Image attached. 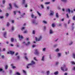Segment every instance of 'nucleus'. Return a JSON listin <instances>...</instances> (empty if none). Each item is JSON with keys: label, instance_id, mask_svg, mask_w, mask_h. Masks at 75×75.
Masks as SVG:
<instances>
[{"label": "nucleus", "instance_id": "39448f33", "mask_svg": "<svg viewBox=\"0 0 75 75\" xmlns=\"http://www.w3.org/2000/svg\"><path fill=\"white\" fill-rule=\"evenodd\" d=\"M35 54L36 55H39L40 53L38 52V50L36 49L35 50Z\"/></svg>", "mask_w": 75, "mask_h": 75}, {"label": "nucleus", "instance_id": "c85d7f7f", "mask_svg": "<svg viewBox=\"0 0 75 75\" xmlns=\"http://www.w3.org/2000/svg\"><path fill=\"white\" fill-rule=\"evenodd\" d=\"M11 30H12V31L14 30V27H12L11 28Z\"/></svg>", "mask_w": 75, "mask_h": 75}, {"label": "nucleus", "instance_id": "c9c22d12", "mask_svg": "<svg viewBox=\"0 0 75 75\" xmlns=\"http://www.w3.org/2000/svg\"><path fill=\"white\" fill-rule=\"evenodd\" d=\"M10 23H9V22H7V27H9V26H10Z\"/></svg>", "mask_w": 75, "mask_h": 75}, {"label": "nucleus", "instance_id": "e2e57ef3", "mask_svg": "<svg viewBox=\"0 0 75 75\" xmlns=\"http://www.w3.org/2000/svg\"><path fill=\"white\" fill-rule=\"evenodd\" d=\"M67 24H64V27H67Z\"/></svg>", "mask_w": 75, "mask_h": 75}, {"label": "nucleus", "instance_id": "37998d69", "mask_svg": "<svg viewBox=\"0 0 75 75\" xmlns=\"http://www.w3.org/2000/svg\"><path fill=\"white\" fill-rule=\"evenodd\" d=\"M56 17L58 18V17H59V16H58V13H56Z\"/></svg>", "mask_w": 75, "mask_h": 75}, {"label": "nucleus", "instance_id": "864d4df0", "mask_svg": "<svg viewBox=\"0 0 75 75\" xmlns=\"http://www.w3.org/2000/svg\"><path fill=\"white\" fill-rule=\"evenodd\" d=\"M66 16L67 18H69V16H68V13H67L66 14Z\"/></svg>", "mask_w": 75, "mask_h": 75}, {"label": "nucleus", "instance_id": "7ed1b4c3", "mask_svg": "<svg viewBox=\"0 0 75 75\" xmlns=\"http://www.w3.org/2000/svg\"><path fill=\"white\" fill-rule=\"evenodd\" d=\"M23 44L25 45H29L31 44V43L30 42H27V44H26L25 43V42H23Z\"/></svg>", "mask_w": 75, "mask_h": 75}, {"label": "nucleus", "instance_id": "6ab92c4d", "mask_svg": "<svg viewBox=\"0 0 75 75\" xmlns=\"http://www.w3.org/2000/svg\"><path fill=\"white\" fill-rule=\"evenodd\" d=\"M6 35H7V32H5L4 33V37L6 38Z\"/></svg>", "mask_w": 75, "mask_h": 75}, {"label": "nucleus", "instance_id": "c756f323", "mask_svg": "<svg viewBox=\"0 0 75 75\" xmlns=\"http://www.w3.org/2000/svg\"><path fill=\"white\" fill-rule=\"evenodd\" d=\"M61 53H59L57 54V56L59 57H61Z\"/></svg>", "mask_w": 75, "mask_h": 75}, {"label": "nucleus", "instance_id": "2f4dec72", "mask_svg": "<svg viewBox=\"0 0 75 75\" xmlns=\"http://www.w3.org/2000/svg\"><path fill=\"white\" fill-rule=\"evenodd\" d=\"M58 26L59 27H62V24L59 23L58 25Z\"/></svg>", "mask_w": 75, "mask_h": 75}, {"label": "nucleus", "instance_id": "ddd939ff", "mask_svg": "<svg viewBox=\"0 0 75 75\" xmlns=\"http://www.w3.org/2000/svg\"><path fill=\"white\" fill-rule=\"evenodd\" d=\"M41 60L42 61H45V56H43L42 58L41 59Z\"/></svg>", "mask_w": 75, "mask_h": 75}, {"label": "nucleus", "instance_id": "f3484780", "mask_svg": "<svg viewBox=\"0 0 75 75\" xmlns=\"http://www.w3.org/2000/svg\"><path fill=\"white\" fill-rule=\"evenodd\" d=\"M67 11L69 12V13H70L71 12V10H70V9H67L66 10V12H67Z\"/></svg>", "mask_w": 75, "mask_h": 75}, {"label": "nucleus", "instance_id": "6e6552de", "mask_svg": "<svg viewBox=\"0 0 75 75\" xmlns=\"http://www.w3.org/2000/svg\"><path fill=\"white\" fill-rule=\"evenodd\" d=\"M18 38L20 40H21L22 39L24 38H23V36L21 35H18Z\"/></svg>", "mask_w": 75, "mask_h": 75}, {"label": "nucleus", "instance_id": "8fccbe9b", "mask_svg": "<svg viewBox=\"0 0 75 75\" xmlns=\"http://www.w3.org/2000/svg\"><path fill=\"white\" fill-rule=\"evenodd\" d=\"M6 16V17H8V16H9V14L8 13H6L5 15Z\"/></svg>", "mask_w": 75, "mask_h": 75}, {"label": "nucleus", "instance_id": "c03bdc74", "mask_svg": "<svg viewBox=\"0 0 75 75\" xmlns=\"http://www.w3.org/2000/svg\"><path fill=\"white\" fill-rule=\"evenodd\" d=\"M11 42H13L14 41V38H11Z\"/></svg>", "mask_w": 75, "mask_h": 75}, {"label": "nucleus", "instance_id": "5701e85b", "mask_svg": "<svg viewBox=\"0 0 75 75\" xmlns=\"http://www.w3.org/2000/svg\"><path fill=\"white\" fill-rule=\"evenodd\" d=\"M72 44H73V42L72 41L70 42L69 44V45H72Z\"/></svg>", "mask_w": 75, "mask_h": 75}, {"label": "nucleus", "instance_id": "680f3d73", "mask_svg": "<svg viewBox=\"0 0 75 75\" xmlns=\"http://www.w3.org/2000/svg\"><path fill=\"white\" fill-rule=\"evenodd\" d=\"M73 20H75V16H74L73 18Z\"/></svg>", "mask_w": 75, "mask_h": 75}, {"label": "nucleus", "instance_id": "0e129e2a", "mask_svg": "<svg viewBox=\"0 0 75 75\" xmlns=\"http://www.w3.org/2000/svg\"><path fill=\"white\" fill-rule=\"evenodd\" d=\"M57 9L58 10H60V9H61V8H60V6H58L57 7Z\"/></svg>", "mask_w": 75, "mask_h": 75}, {"label": "nucleus", "instance_id": "13d9d810", "mask_svg": "<svg viewBox=\"0 0 75 75\" xmlns=\"http://www.w3.org/2000/svg\"><path fill=\"white\" fill-rule=\"evenodd\" d=\"M58 64H59V62H57L56 63V65H58Z\"/></svg>", "mask_w": 75, "mask_h": 75}, {"label": "nucleus", "instance_id": "a878e982", "mask_svg": "<svg viewBox=\"0 0 75 75\" xmlns=\"http://www.w3.org/2000/svg\"><path fill=\"white\" fill-rule=\"evenodd\" d=\"M25 27H22L21 28V30L22 31H23V30H25Z\"/></svg>", "mask_w": 75, "mask_h": 75}, {"label": "nucleus", "instance_id": "338daca9", "mask_svg": "<svg viewBox=\"0 0 75 75\" xmlns=\"http://www.w3.org/2000/svg\"><path fill=\"white\" fill-rule=\"evenodd\" d=\"M72 69L74 71H75V67H73L72 68Z\"/></svg>", "mask_w": 75, "mask_h": 75}, {"label": "nucleus", "instance_id": "9b49d317", "mask_svg": "<svg viewBox=\"0 0 75 75\" xmlns=\"http://www.w3.org/2000/svg\"><path fill=\"white\" fill-rule=\"evenodd\" d=\"M50 16H53L54 13V11H52L51 10H50Z\"/></svg>", "mask_w": 75, "mask_h": 75}, {"label": "nucleus", "instance_id": "f704fd0d", "mask_svg": "<svg viewBox=\"0 0 75 75\" xmlns=\"http://www.w3.org/2000/svg\"><path fill=\"white\" fill-rule=\"evenodd\" d=\"M73 58L74 59H75V54L73 53Z\"/></svg>", "mask_w": 75, "mask_h": 75}, {"label": "nucleus", "instance_id": "9d476101", "mask_svg": "<svg viewBox=\"0 0 75 75\" xmlns=\"http://www.w3.org/2000/svg\"><path fill=\"white\" fill-rule=\"evenodd\" d=\"M32 66V65L31 64V63L29 64H28V65L27 66V68L28 69H29V68H30V67Z\"/></svg>", "mask_w": 75, "mask_h": 75}, {"label": "nucleus", "instance_id": "ea45409f", "mask_svg": "<svg viewBox=\"0 0 75 75\" xmlns=\"http://www.w3.org/2000/svg\"><path fill=\"white\" fill-rule=\"evenodd\" d=\"M59 51V49L57 48L56 50L55 51H56V52H58Z\"/></svg>", "mask_w": 75, "mask_h": 75}, {"label": "nucleus", "instance_id": "cd10ccee", "mask_svg": "<svg viewBox=\"0 0 75 75\" xmlns=\"http://www.w3.org/2000/svg\"><path fill=\"white\" fill-rule=\"evenodd\" d=\"M37 13L38 14V15H39V16H41V14L40 13V12L38 11H37Z\"/></svg>", "mask_w": 75, "mask_h": 75}, {"label": "nucleus", "instance_id": "bb28decb", "mask_svg": "<svg viewBox=\"0 0 75 75\" xmlns=\"http://www.w3.org/2000/svg\"><path fill=\"white\" fill-rule=\"evenodd\" d=\"M45 4L48 5L50 4V2H46L45 3Z\"/></svg>", "mask_w": 75, "mask_h": 75}, {"label": "nucleus", "instance_id": "473e14b6", "mask_svg": "<svg viewBox=\"0 0 75 75\" xmlns=\"http://www.w3.org/2000/svg\"><path fill=\"white\" fill-rule=\"evenodd\" d=\"M2 2L3 4H5V3H6V1L5 0H3Z\"/></svg>", "mask_w": 75, "mask_h": 75}, {"label": "nucleus", "instance_id": "bf43d9fd", "mask_svg": "<svg viewBox=\"0 0 75 75\" xmlns=\"http://www.w3.org/2000/svg\"><path fill=\"white\" fill-rule=\"evenodd\" d=\"M2 51H6V48H4L2 50Z\"/></svg>", "mask_w": 75, "mask_h": 75}, {"label": "nucleus", "instance_id": "a19ab883", "mask_svg": "<svg viewBox=\"0 0 75 75\" xmlns=\"http://www.w3.org/2000/svg\"><path fill=\"white\" fill-rule=\"evenodd\" d=\"M31 17L32 18H34V15L33 14H32L31 15Z\"/></svg>", "mask_w": 75, "mask_h": 75}, {"label": "nucleus", "instance_id": "5fc2aeb1", "mask_svg": "<svg viewBox=\"0 0 75 75\" xmlns=\"http://www.w3.org/2000/svg\"><path fill=\"white\" fill-rule=\"evenodd\" d=\"M16 13H17V11H13V13H14V15H16Z\"/></svg>", "mask_w": 75, "mask_h": 75}, {"label": "nucleus", "instance_id": "49530a36", "mask_svg": "<svg viewBox=\"0 0 75 75\" xmlns=\"http://www.w3.org/2000/svg\"><path fill=\"white\" fill-rule=\"evenodd\" d=\"M35 34V30H33V34Z\"/></svg>", "mask_w": 75, "mask_h": 75}, {"label": "nucleus", "instance_id": "69168bd1", "mask_svg": "<svg viewBox=\"0 0 75 75\" xmlns=\"http://www.w3.org/2000/svg\"><path fill=\"white\" fill-rule=\"evenodd\" d=\"M16 74L18 75H20V74L18 72H17L16 73Z\"/></svg>", "mask_w": 75, "mask_h": 75}, {"label": "nucleus", "instance_id": "393cba45", "mask_svg": "<svg viewBox=\"0 0 75 75\" xmlns=\"http://www.w3.org/2000/svg\"><path fill=\"white\" fill-rule=\"evenodd\" d=\"M23 72L24 74H25V75H27V72H26V71H25V70H23Z\"/></svg>", "mask_w": 75, "mask_h": 75}, {"label": "nucleus", "instance_id": "b1692460", "mask_svg": "<svg viewBox=\"0 0 75 75\" xmlns=\"http://www.w3.org/2000/svg\"><path fill=\"white\" fill-rule=\"evenodd\" d=\"M40 7H41L42 8L44 9V5L41 4L40 5Z\"/></svg>", "mask_w": 75, "mask_h": 75}, {"label": "nucleus", "instance_id": "dca6fc26", "mask_svg": "<svg viewBox=\"0 0 75 75\" xmlns=\"http://www.w3.org/2000/svg\"><path fill=\"white\" fill-rule=\"evenodd\" d=\"M25 4V0H23L22 4L23 5V4Z\"/></svg>", "mask_w": 75, "mask_h": 75}, {"label": "nucleus", "instance_id": "052dcab7", "mask_svg": "<svg viewBox=\"0 0 75 75\" xmlns=\"http://www.w3.org/2000/svg\"><path fill=\"white\" fill-rule=\"evenodd\" d=\"M66 55H67L68 54H69V51H68V53L67 52H65Z\"/></svg>", "mask_w": 75, "mask_h": 75}, {"label": "nucleus", "instance_id": "e433bc0d", "mask_svg": "<svg viewBox=\"0 0 75 75\" xmlns=\"http://www.w3.org/2000/svg\"><path fill=\"white\" fill-rule=\"evenodd\" d=\"M28 33L27 30H25V31L23 32V33L24 34H26V33Z\"/></svg>", "mask_w": 75, "mask_h": 75}, {"label": "nucleus", "instance_id": "4c0bfd02", "mask_svg": "<svg viewBox=\"0 0 75 75\" xmlns=\"http://www.w3.org/2000/svg\"><path fill=\"white\" fill-rule=\"evenodd\" d=\"M50 71H48L47 72V75H49L50 74Z\"/></svg>", "mask_w": 75, "mask_h": 75}, {"label": "nucleus", "instance_id": "3c124183", "mask_svg": "<svg viewBox=\"0 0 75 75\" xmlns=\"http://www.w3.org/2000/svg\"><path fill=\"white\" fill-rule=\"evenodd\" d=\"M58 72H55L54 73V75H58Z\"/></svg>", "mask_w": 75, "mask_h": 75}, {"label": "nucleus", "instance_id": "a211bd4d", "mask_svg": "<svg viewBox=\"0 0 75 75\" xmlns=\"http://www.w3.org/2000/svg\"><path fill=\"white\" fill-rule=\"evenodd\" d=\"M11 66L12 68H13V69H15V68H16V67L14 66L13 64H11Z\"/></svg>", "mask_w": 75, "mask_h": 75}, {"label": "nucleus", "instance_id": "72a5a7b5", "mask_svg": "<svg viewBox=\"0 0 75 75\" xmlns=\"http://www.w3.org/2000/svg\"><path fill=\"white\" fill-rule=\"evenodd\" d=\"M0 71L1 72V71H3V72H4V71H3V69H1V68H0Z\"/></svg>", "mask_w": 75, "mask_h": 75}, {"label": "nucleus", "instance_id": "aec40b11", "mask_svg": "<svg viewBox=\"0 0 75 75\" xmlns=\"http://www.w3.org/2000/svg\"><path fill=\"white\" fill-rule=\"evenodd\" d=\"M61 1L62 2H64V3H67L68 1L67 0H61Z\"/></svg>", "mask_w": 75, "mask_h": 75}, {"label": "nucleus", "instance_id": "f8f14e48", "mask_svg": "<svg viewBox=\"0 0 75 75\" xmlns=\"http://www.w3.org/2000/svg\"><path fill=\"white\" fill-rule=\"evenodd\" d=\"M9 5V7L8 8L9 10H11L12 9V6H11V4H10Z\"/></svg>", "mask_w": 75, "mask_h": 75}, {"label": "nucleus", "instance_id": "4468645a", "mask_svg": "<svg viewBox=\"0 0 75 75\" xmlns=\"http://www.w3.org/2000/svg\"><path fill=\"white\" fill-rule=\"evenodd\" d=\"M42 23L43 24H47V23H48L47 21L45 20H44L42 22Z\"/></svg>", "mask_w": 75, "mask_h": 75}, {"label": "nucleus", "instance_id": "58836bf2", "mask_svg": "<svg viewBox=\"0 0 75 75\" xmlns=\"http://www.w3.org/2000/svg\"><path fill=\"white\" fill-rule=\"evenodd\" d=\"M58 46V45L57 44H55V45H53V47H54V48L55 47H57V46Z\"/></svg>", "mask_w": 75, "mask_h": 75}, {"label": "nucleus", "instance_id": "2eb2a0df", "mask_svg": "<svg viewBox=\"0 0 75 75\" xmlns=\"http://www.w3.org/2000/svg\"><path fill=\"white\" fill-rule=\"evenodd\" d=\"M14 7H16V8H19V6H18L17 5V4H14Z\"/></svg>", "mask_w": 75, "mask_h": 75}, {"label": "nucleus", "instance_id": "603ef678", "mask_svg": "<svg viewBox=\"0 0 75 75\" xmlns=\"http://www.w3.org/2000/svg\"><path fill=\"white\" fill-rule=\"evenodd\" d=\"M1 57L2 59H4L5 57L4 56V55H2L1 56Z\"/></svg>", "mask_w": 75, "mask_h": 75}, {"label": "nucleus", "instance_id": "79ce46f5", "mask_svg": "<svg viewBox=\"0 0 75 75\" xmlns=\"http://www.w3.org/2000/svg\"><path fill=\"white\" fill-rule=\"evenodd\" d=\"M43 30L44 31H45V30H46V27L45 26L43 27Z\"/></svg>", "mask_w": 75, "mask_h": 75}, {"label": "nucleus", "instance_id": "6e6d98bb", "mask_svg": "<svg viewBox=\"0 0 75 75\" xmlns=\"http://www.w3.org/2000/svg\"><path fill=\"white\" fill-rule=\"evenodd\" d=\"M25 15V13H24L21 16L22 17H23V16H24Z\"/></svg>", "mask_w": 75, "mask_h": 75}, {"label": "nucleus", "instance_id": "0eeeda50", "mask_svg": "<svg viewBox=\"0 0 75 75\" xmlns=\"http://www.w3.org/2000/svg\"><path fill=\"white\" fill-rule=\"evenodd\" d=\"M54 33V31L50 29L49 30V34H52Z\"/></svg>", "mask_w": 75, "mask_h": 75}, {"label": "nucleus", "instance_id": "774afa93", "mask_svg": "<svg viewBox=\"0 0 75 75\" xmlns=\"http://www.w3.org/2000/svg\"><path fill=\"white\" fill-rule=\"evenodd\" d=\"M26 23H24L23 24V26H26Z\"/></svg>", "mask_w": 75, "mask_h": 75}, {"label": "nucleus", "instance_id": "412c9836", "mask_svg": "<svg viewBox=\"0 0 75 75\" xmlns=\"http://www.w3.org/2000/svg\"><path fill=\"white\" fill-rule=\"evenodd\" d=\"M42 52H45L46 51V48H42Z\"/></svg>", "mask_w": 75, "mask_h": 75}, {"label": "nucleus", "instance_id": "20e7f679", "mask_svg": "<svg viewBox=\"0 0 75 75\" xmlns=\"http://www.w3.org/2000/svg\"><path fill=\"white\" fill-rule=\"evenodd\" d=\"M32 23L35 24V25H37L38 24V22H36V21L35 20H33L32 21Z\"/></svg>", "mask_w": 75, "mask_h": 75}, {"label": "nucleus", "instance_id": "7c9ffc66", "mask_svg": "<svg viewBox=\"0 0 75 75\" xmlns=\"http://www.w3.org/2000/svg\"><path fill=\"white\" fill-rule=\"evenodd\" d=\"M17 59H20V57L19 56H17Z\"/></svg>", "mask_w": 75, "mask_h": 75}, {"label": "nucleus", "instance_id": "1a4fd4ad", "mask_svg": "<svg viewBox=\"0 0 75 75\" xmlns=\"http://www.w3.org/2000/svg\"><path fill=\"white\" fill-rule=\"evenodd\" d=\"M32 65H35V64H36V63L35 62H34V61L33 60H32L31 61V63H30Z\"/></svg>", "mask_w": 75, "mask_h": 75}, {"label": "nucleus", "instance_id": "f03ea898", "mask_svg": "<svg viewBox=\"0 0 75 75\" xmlns=\"http://www.w3.org/2000/svg\"><path fill=\"white\" fill-rule=\"evenodd\" d=\"M61 69L63 71H67L68 70V68L66 67V65L65 64H64L63 65V67H61Z\"/></svg>", "mask_w": 75, "mask_h": 75}, {"label": "nucleus", "instance_id": "f257e3e1", "mask_svg": "<svg viewBox=\"0 0 75 75\" xmlns=\"http://www.w3.org/2000/svg\"><path fill=\"white\" fill-rule=\"evenodd\" d=\"M35 38L36 41H40L42 38V35H40L39 36L38 38L37 37H35Z\"/></svg>", "mask_w": 75, "mask_h": 75}, {"label": "nucleus", "instance_id": "09e8293b", "mask_svg": "<svg viewBox=\"0 0 75 75\" xmlns=\"http://www.w3.org/2000/svg\"><path fill=\"white\" fill-rule=\"evenodd\" d=\"M9 46H11V47H14V45L12 44H9Z\"/></svg>", "mask_w": 75, "mask_h": 75}, {"label": "nucleus", "instance_id": "423d86ee", "mask_svg": "<svg viewBox=\"0 0 75 75\" xmlns=\"http://www.w3.org/2000/svg\"><path fill=\"white\" fill-rule=\"evenodd\" d=\"M7 54H11V55H13V54H14V52L10 51L8 52Z\"/></svg>", "mask_w": 75, "mask_h": 75}, {"label": "nucleus", "instance_id": "de8ad7c7", "mask_svg": "<svg viewBox=\"0 0 75 75\" xmlns=\"http://www.w3.org/2000/svg\"><path fill=\"white\" fill-rule=\"evenodd\" d=\"M71 63L72 64H73V65H75V62H74L72 61L71 62Z\"/></svg>", "mask_w": 75, "mask_h": 75}, {"label": "nucleus", "instance_id": "4be33fe9", "mask_svg": "<svg viewBox=\"0 0 75 75\" xmlns=\"http://www.w3.org/2000/svg\"><path fill=\"white\" fill-rule=\"evenodd\" d=\"M8 66L7 65L5 66V69H8Z\"/></svg>", "mask_w": 75, "mask_h": 75}, {"label": "nucleus", "instance_id": "a18cd8bd", "mask_svg": "<svg viewBox=\"0 0 75 75\" xmlns=\"http://www.w3.org/2000/svg\"><path fill=\"white\" fill-rule=\"evenodd\" d=\"M25 58L26 60H28V57H27V56H25Z\"/></svg>", "mask_w": 75, "mask_h": 75}, {"label": "nucleus", "instance_id": "4d7b16f0", "mask_svg": "<svg viewBox=\"0 0 75 75\" xmlns=\"http://www.w3.org/2000/svg\"><path fill=\"white\" fill-rule=\"evenodd\" d=\"M34 59L36 61H38V60H37V59H36V57H34Z\"/></svg>", "mask_w": 75, "mask_h": 75}]
</instances>
